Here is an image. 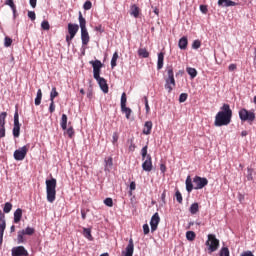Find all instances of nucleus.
I'll use <instances>...</instances> for the list:
<instances>
[{
	"label": "nucleus",
	"mask_w": 256,
	"mask_h": 256,
	"mask_svg": "<svg viewBox=\"0 0 256 256\" xmlns=\"http://www.w3.org/2000/svg\"><path fill=\"white\" fill-rule=\"evenodd\" d=\"M233 117V110L229 104H223L221 111H219L215 116L214 125L215 127H223L231 123Z\"/></svg>",
	"instance_id": "nucleus-1"
},
{
	"label": "nucleus",
	"mask_w": 256,
	"mask_h": 256,
	"mask_svg": "<svg viewBox=\"0 0 256 256\" xmlns=\"http://www.w3.org/2000/svg\"><path fill=\"white\" fill-rule=\"evenodd\" d=\"M89 63L93 67V77L97 81L101 91H103V93H109V85L107 84V80L101 77V69L103 68V63L100 60H92Z\"/></svg>",
	"instance_id": "nucleus-2"
},
{
	"label": "nucleus",
	"mask_w": 256,
	"mask_h": 256,
	"mask_svg": "<svg viewBox=\"0 0 256 256\" xmlns=\"http://www.w3.org/2000/svg\"><path fill=\"white\" fill-rule=\"evenodd\" d=\"M57 179L46 180V195L48 203H54L57 199Z\"/></svg>",
	"instance_id": "nucleus-3"
},
{
	"label": "nucleus",
	"mask_w": 256,
	"mask_h": 256,
	"mask_svg": "<svg viewBox=\"0 0 256 256\" xmlns=\"http://www.w3.org/2000/svg\"><path fill=\"white\" fill-rule=\"evenodd\" d=\"M78 21L81 29L82 45L87 46L89 45V41H91V37L89 36V32L87 31V20H85L81 12H79Z\"/></svg>",
	"instance_id": "nucleus-4"
},
{
	"label": "nucleus",
	"mask_w": 256,
	"mask_h": 256,
	"mask_svg": "<svg viewBox=\"0 0 256 256\" xmlns=\"http://www.w3.org/2000/svg\"><path fill=\"white\" fill-rule=\"evenodd\" d=\"M167 75L168 77L165 79V89L168 93H171V91H173V89H175V74L173 72V66H168L167 69Z\"/></svg>",
	"instance_id": "nucleus-5"
},
{
	"label": "nucleus",
	"mask_w": 256,
	"mask_h": 256,
	"mask_svg": "<svg viewBox=\"0 0 256 256\" xmlns=\"http://www.w3.org/2000/svg\"><path fill=\"white\" fill-rule=\"evenodd\" d=\"M238 115L240 117V120L245 122L247 121L249 125H253V121H255L256 116L254 111H249L245 108H242L239 110Z\"/></svg>",
	"instance_id": "nucleus-6"
},
{
	"label": "nucleus",
	"mask_w": 256,
	"mask_h": 256,
	"mask_svg": "<svg viewBox=\"0 0 256 256\" xmlns=\"http://www.w3.org/2000/svg\"><path fill=\"white\" fill-rule=\"evenodd\" d=\"M206 245L208 247L209 253H215V251L219 249V239H217L215 234H209L208 240L206 241Z\"/></svg>",
	"instance_id": "nucleus-7"
},
{
	"label": "nucleus",
	"mask_w": 256,
	"mask_h": 256,
	"mask_svg": "<svg viewBox=\"0 0 256 256\" xmlns=\"http://www.w3.org/2000/svg\"><path fill=\"white\" fill-rule=\"evenodd\" d=\"M78 31H79V25L72 24V23L68 24L69 35L66 36V43L68 45H71V41H73V39H75V36L77 35Z\"/></svg>",
	"instance_id": "nucleus-8"
},
{
	"label": "nucleus",
	"mask_w": 256,
	"mask_h": 256,
	"mask_svg": "<svg viewBox=\"0 0 256 256\" xmlns=\"http://www.w3.org/2000/svg\"><path fill=\"white\" fill-rule=\"evenodd\" d=\"M35 234V228L27 227L26 229H23L18 232L17 236V243H25V235H34Z\"/></svg>",
	"instance_id": "nucleus-9"
},
{
	"label": "nucleus",
	"mask_w": 256,
	"mask_h": 256,
	"mask_svg": "<svg viewBox=\"0 0 256 256\" xmlns=\"http://www.w3.org/2000/svg\"><path fill=\"white\" fill-rule=\"evenodd\" d=\"M193 183H194V189L199 190V189H203V187H207V185H209V180H207V178L195 176L193 178Z\"/></svg>",
	"instance_id": "nucleus-10"
},
{
	"label": "nucleus",
	"mask_w": 256,
	"mask_h": 256,
	"mask_svg": "<svg viewBox=\"0 0 256 256\" xmlns=\"http://www.w3.org/2000/svg\"><path fill=\"white\" fill-rule=\"evenodd\" d=\"M29 151V146H23L14 152V159L16 161H23L25 157H27V153Z\"/></svg>",
	"instance_id": "nucleus-11"
},
{
	"label": "nucleus",
	"mask_w": 256,
	"mask_h": 256,
	"mask_svg": "<svg viewBox=\"0 0 256 256\" xmlns=\"http://www.w3.org/2000/svg\"><path fill=\"white\" fill-rule=\"evenodd\" d=\"M21 134V124L19 123V112H15L14 114V127H13V136L19 137Z\"/></svg>",
	"instance_id": "nucleus-12"
},
{
	"label": "nucleus",
	"mask_w": 256,
	"mask_h": 256,
	"mask_svg": "<svg viewBox=\"0 0 256 256\" xmlns=\"http://www.w3.org/2000/svg\"><path fill=\"white\" fill-rule=\"evenodd\" d=\"M7 228V222L5 221V214L0 210V243H3V235Z\"/></svg>",
	"instance_id": "nucleus-13"
},
{
	"label": "nucleus",
	"mask_w": 256,
	"mask_h": 256,
	"mask_svg": "<svg viewBox=\"0 0 256 256\" xmlns=\"http://www.w3.org/2000/svg\"><path fill=\"white\" fill-rule=\"evenodd\" d=\"M161 222V217H159V213H155L150 220V227H151V232L155 233V230L157 227H159V223Z\"/></svg>",
	"instance_id": "nucleus-14"
},
{
	"label": "nucleus",
	"mask_w": 256,
	"mask_h": 256,
	"mask_svg": "<svg viewBox=\"0 0 256 256\" xmlns=\"http://www.w3.org/2000/svg\"><path fill=\"white\" fill-rule=\"evenodd\" d=\"M12 256H29V252L23 246H17L12 249Z\"/></svg>",
	"instance_id": "nucleus-15"
},
{
	"label": "nucleus",
	"mask_w": 256,
	"mask_h": 256,
	"mask_svg": "<svg viewBox=\"0 0 256 256\" xmlns=\"http://www.w3.org/2000/svg\"><path fill=\"white\" fill-rule=\"evenodd\" d=\"M143 171H153V161L151 159V155H147L146 160L142 164Z\"/></svg>",
	"instance_id": "nucleus-16"
},
{
	"label": "nucleus",
	"mask_w": 256,
	"mask_h": 256,
	"mask_svg": "<svg viewBox=\"0 0 256 256\" xmlns=\"http://www.w3.org/2000/svg\"><path fill=\"white\" fill-rule=\"evenodd\" d=\"M219 7H235L237 3L232 0H218Z\"/></svg>",
	"instance_id": "nucleus-17"
},
{
	"label": "nucleus",
	"mask_w": 256,
	"mask_h": 256,
	"mask_svg": "<svg viewBox=\"0 0 256 256\" xmlns=\"http://www.w3.org/2000/svg\"><path fill=\"white\" fill-rule=\"evenodd\" d=\"M153 129V122L146 121L143 128L144 135H151V130Z\"/></svg>",
	"instance_id": "nucleus-18"
},
{
	"label": "nucleus",
	"mask_w": 256,
	"mask_h": 256,
	"mask_svg": "<svg viewBox=\"0 0 256 256\" xmlns=\"http://www.w3.org/2000/svg\"><path fill=\"white\" fill-rule=\"evenodd\" d=\"M22 217H23V209L21 208L16 209V211L14 212V223H20Z\"/></svg>",
	"instance_id": "nucleus-19"
},
{
	"label": "nucleus",
	"mask_w": 256,
	"mask_h": 256,
	"mask_svg": "<svg viewBox=\"0 0 256 256\" xmlns=\"http://www.w3.org/2000/svg\"><path fill=\"white\" fill-rule=\"evenodd\" d=\"M165 61V53L160 52L158 53V61H157V69L160 71V69L163 67Z\"/></svg>",
	"instance_id": "nucleus-20"
},
{
	"label": "nucleus",
	"mask_w": 256,
	"mask_h": 256,
	"mask_svg": "<svg viewBox=\"0 0 256 256\" xmlns=\"http://www.w3.org/2000/svg\"><path fill=\"white\" fill-rule=\"evenodd\" d=\"M187 45H189V41L187 40V37L184 36V37L180 38V40L178 42L179 49L185 50V49H187Z\"/></svg>",
	"instance_id": "nucleus-21"
},
{
	"label": "nucleus",
	"mask_w": 256,
	"mask_h": 256,
	"mask_svg": "<svg viewBox=\"0 0 256 256\" xmlns=\"http://www.w3.org/2000/svg\"><path fill=\"white\" fill-rule=\"evenodd\" d=\"M130 15H132V17H135V19H137V17H139V13L141 12V9L137 6V5H132L130 7Z\"/></svg>",
	"instance_id": "nucleus-22"
},
{
	"label": "nucleus",
	"mask_w": 256,
	"mask_h": 256,
	"mask_svg": "<svg viewBox=\"0 0 256 256\" xmlns=\"http://www.w3.org/2000/svg\"><path fill=\"white\" fill-rule=\"evenodd\" d=\"M113 169V157L105 159V171H111Z\"/></svg>",
	"instance_id": "nucleus-23"
},
{
	"label": "nucleus",
	"mask_w": 256,
	"mask_h": 256,
	"mask_svg": "<svg viewBox=\"0 0 256 256\" xmlns=\"http://www.w3.org/2000/svg\"><path fill=\"white\" fill-rule=\"evenodd\" d=\"M67 121H68V118L66 114H62V117L60 120V127L63 129V131H67Z\"/></svg>",
	"instance_id": "nucleus-24"
},
{
	"label": "nucleus",
	"mask_w": 256,
	"mask_h": 256,
	"mask_svg": "<svg viewBox=\"0 0 256 256\" xmlns=\"http://www.w3.org/2000/svg\"><path fill=\"white\" fill-rule=\"evenodd\" d=\"M194 187H193V180H191V176H188L186 178V190L188 191V193H191V191H193Z\"/></svg>",
	"instance_id": "nucleus-25"
},
{
	"label": "nucleus",
	"mask_w": 256,
	"mask_h": 256,
	"mask_svg": "<svg viewBox=\"0 0 256 256\" xmlns=\"http://www.w3.org/2000/svg\"><path fill=\"white\" fill-rule=\"evenodd\" d=\"M138 55L142 59H147L149 57V51H147V48H140L138 50Z\"/></svg>",
	"instance_id": "nucleus-26"
},
{
	"label": "nucleus",
	"mask_w": 256,
	"mask_h": 256,
	"mask_svg": "<svg viewBox=\"0 0 256 256\" xmlns=\"http://www.w3.org/2000/svg\"><path fill=\"white\" fill-rule=\"evenodd\" d=\"M43 99V92L41 91V89H38L37 94H36V98H35V105L39 106L41 105V100Z\"/></svg>",
	"instance_id": "nucleus-27"
},
{
	"label": "nucleus",
	"mask_w": 256,
	"mask_h": 256,
	"mask_svg": "<svg viewBox=\"0 0 256 256\" xmlns=\"http://www.w3.org/2000/svg\"><path fill=\"white\" fill-rule=\"evenodd\" d=\"M191 215H197L199 213V203H193L189 209Z\"/></svg>",
	"instance_id": "nucleus-28"
},
{
	"label": "nucleus",
	"mask_w": 256,
	"mask_h": 256,
	"mask_svg": "<svg viewBox=\"0 0 256 256\" xmlns=\"http://www.w3.org/2000/svg\"><path fill=\"white\" fill-rule=\"evenodd\" d=\"M83 235L89 241H93V235H91V228H83Z\"/></svg>",
	"instance_id": "nucleus-29"
},
{
	"label": "nucleus",
	"mask_w": 256,
	"mask_h": 256,
	"mask_svg": "<svg viewBox=\"0 0 256 256\" xmlns=\"http://www.w3.org/2000/svg\"><path fill=\"white\" fill-rule=\"evenodd\" d=\"M122 113H125L126 119H131V113H133V110L131 108L124 106L121 108Z\"/></svg>",
	"instance_id": "nucleus-30"
},
{
	"label": "nucleus",
	"mask_w": 256,
	"mask_h": 256,
	"mask_svg": "<svg viewBox=\"0 0 256 256\" xmlns=\"http://www.w3.org/2000/svg\"><path fill=\"white\" fill-rule=\"evenodd\" d=\"M117 59H119V53L115 52L111 59V68L112 69H115V67H117Z\"/></svg>",
	"instance_id": "nucleus-31"
},
{
	"label": "nucleus",
	"mask_w": 256,
	"mask_h": 256,
	"mask_svg": "<svg viewBox=\"0 0 256 256\" xmlns=\"http://www.w3.org/2000/svg\"><path fill=\"white\" fill-rule=\"evenodd\" d=\"M5 5H8L13 11V13H17V6L13 0H5Z\"/></svg>",
	"instance_id": "nucleus-32"
},
{
	"label": "nucleus",
	"mask_w": 256,
	"mask_h": 256,
	"mask_svg": "<svg viewBox=\"0 0 256 256\" xmlns=\"http://www.w3.org/2000/svg\"><path fill=\"white\" fill-rule=\"evenodd\" d=\"M186 71L188 75H190L191 79H195V77H197V69L188 67Z\"/></svg>",
	"instance_id": "nucleus-33"
},
{
	"label": "nucleus",
	"mask_w": 256,
	"mask_h": 256,
	"mask_svg": "<svg viewBox=\"0 0 256 256\" xmlns=\"http://www.w3.org/2000/svg\"><path fill=\"white\" fill-rule=\"evenodd\" d=\"M120 107H127V94L125 92L121 95Z\"/></svg>",
	"instance_id": "nucleus-34"
},
{
	"label": "nucleus",
	"mask_w": 256,
	"mask_h": 256,
	"mask_svg": "<svg viewBox=\"0 0 256 256\" xmlns=\"http://www.w3.org/2000/svg\"><path fill=\"white\" fill-rule=\"evenodd\" d=\"M196 237H197V234H195L193 231H187L186 232V239L188 241H195Z\"/></svg>",
	"instance_id": "nucleus-35"
},
{
	"label": "nucleus",
	"mask_w": 256,
	"mask_h": 256,
	"mask_svg": "<svg viewBox=\"0 0 256 256\" xmlns=\"http://www.w3.org/2000/svg\"><path fill=\"white\" fill-rule=\"evenodd\" d=\"M55 97H59V92H57L56 87H53L50 93V101H55Z\"/></svg>",
	"instance_id": "nucleus-36"
},
{
	"label": "nucleus",
	"mask_w": 256,
	"mask_h": 256,
	"mask_svg": "<svg viewBox=\"0 0 256 256\" xmlns=\"http://www.w3.org/2000/svg\"><path fill=\"white\" fill-rule=\"evenodd\" d=\"M11 209H13V204H11V202H6L3 208V212L11 213Z\"/></svg>",
	"instance_id": "nucleus-37"
},
{
	"label": "nucleus",
	"mask_w": 256,
	"mask_h": 256,
	"mask_svg": "<svg viewBox=\"0 0 256 256\" xmlns=\"http://www.w3.org/2000/svg\"><path fill=\"white\" fill-rule=\"evenodd\" d=\"M5 119H7V112L0 114V127H5Z\"/></svg>",
	"instance_id": "nucleus-38"
},
{
	"label": "nucleus",
	"mask_w": 256,
	"mask_h": 256,
	"mask_svg": "<svg viewBox=\"0 0 256 256\" xmlns=\"http://www.w3.org/2000/svg\"><path fill=\"white\" fill-rule=\"evenodd\" d=\"M66 133L69 139H73V136L75 135V130L73 129V126H70L68 129L66 128Z\"/></svg>",
	"instance_id": "nucleus-39"
},
{
	"label": "nucleus",
	"mask_w": 256,
	"mask_h": 256,
	"mask_svg": "<svg viewBox=\"0 0 256 256\" xmlns=\"http://www.w3.org/2000/svg\"><path fill=\"white\" fill-rule=\"evenodd\" d=\"M41 27L42 29H44V31H49V29H51V26L49 25V21L44 20L41 23Z\"/></svg>",
	"instance_id": "nucleus-40"
},
{
	"label": "nucleus",
	"mask_w": 256,
	"mask_h": 256,
	"mask_svg": "<svg viewBox=\"0 0 256 256\" xmlns=\"http://www.w3.org/2000/svg\"><path fill=\"white\" fill-rule=\"evenodd\" d=\"M189 97V95L187 93H182L179 96V103H185V101H187V98Z\"/></svg>",
	"instance_id": "nucleus-41"
},
{
	"label": "nucleus",
	"mask_w": 256,
	"mask_h": 256,
	"mask_svg": "<svg viewBox=\"0 0 256 256\" xmlns=\"http://www.w3.org/2000/svg\"><path fill=\"white\" fill-rule=\"evenodd\" d=\"M12 43H13V39H11L10 37H5V40H4L5 47H11Z\"/></svg>",
	"instance_id": "nucleus-42"
},
{
	"label": "nucleus",
	"mask_w": 256,
	"mask_h": 256,
	"mask_svg": "<svg viewBox=\"0 0 256 256\" xmlns=\"http://www.w3.org/2000/svg\"><path fill=\"white\" fill-rule=\"evenodd\" d=\"M176 201L179 203H183V196L181 195V192L179 190L176 191L175 193Z\"/></svg>",
	"instance_id": "nucleus-43"
},
{
	"label": "nucleus",
	"mask_w": 256,
	"mask_h": 256,
	"mask_svg": "<svg viewBox=\"0 0 256 256\" xmlns=\"http://www.w3.org/2000/svg\"><path fill=\"white\" fill-rule=\"evenodd\" d=\"M91 7H93V3H91V1H89V0H87L83 5V8L85 9V11H89V9H91Z\"/></svg>",
	"instance_id": "nucleus-44"
},
{
	"label": "nucleus",
	"mask_w": 256,
	"mask_h": 256,
	"mask_svg": "<svg viewBox=\"0 0 256 256\" xmlns=\"http://www.w3.org/2000/svg\"><path fill=\"white\" fill-rule=\"evenodd\" d=\"M220 256H229V248L223 247V248L220 250Z\"/></svg>",
	"instance_id": "nucleus-45"
},
{
	"label": "nucleus",
	"mask_w": 256,
	"mask_h": 256,
	"mask_svg": "<svg viewBox=\"0 0 256 256\" xmlns=\"http://www.w3.org/2000/svg\"><path fill=\"white\" fill-rule=\"evenodd\" d=\"M119 141V133L118 132H114L112 135V143L113 145H115V143H117Z\"/></svg>",
	"instance_id": "nucleus-46"
},
{
	"label": "nucleus",
	"mask_w": 256,
	"mask_h": 256,
	"mask_svg": "<svg viewBox=\"0 0 256 256\" xmlns=\"http://www.w3.org/2000/svg\"><path fill=\"white\" fill-rule=\"evenodd\" d=\"M104 204L107 206V207H113V199L112 198H106L104 200Z\"/></svg>",
	"instance_id": "nucleus-47"
},
{
	"label": "nucleus",
	"mask_w": 256,
	"mask_h": 256,
	"mask_svg": "<svg viewBox=\"0 0 256 256\" xmlns=\"http://www.w3.org/2000/svg\"><path fill=\"white\" fill-rule=\"evenodd\" d=\"M200 47H201V41L195 40V41L192 43V49H199Z\"/></svg>",
	"instance_id": "nucleus-48"
},
{
	"label": "nucleus",
	"mask_w": 256,
	"mask_h": 256,
	"mask_svg": "<svg viewBox=\"0 0 256 256\" xmlns=\"http://www.w3.org/2000/svg\"><path fill=\"white\" fill-rule=\"evenodd\" d=\"M28 17L31 19V21H35L37 19V16L35 15V11H28Z\"/></svg>",
	"instance_id": "nucleus-49"
},
{
	"label": "nucleus",
	"mask_w": 256,
	"mask_h": 256,
	"mask_svg": "<svg viewBox=\"0 0 256 256\" xmlns=\"http://www.w3.org/2000/svg\"><path fill=\"white\" fill-rule=\"evenodd\" d=\"M147 149H148V147L147 146H144L143 148H142V150H141V155H142V159H145V157H146V159H147Z\"/></svg>",
	"instance_id": "nucleus-50"
},
{
	"label": "nucleus",
	"mask_w": 256,
	"mask_h": 256,
	"mask_svg": "<svg viewBox=\"0 0 256 256\" xmlns=\"http://www.w3.org/2000/svg\"><path fill=\"white\" fill-rule=\"evenodd\" d=\"M144 101H145L146 113H150L151 108L149 107V100L147 99V97H144Z\"/></svg>",
	"instance_id": "nucleus-51"
},
{
	"label": "nucleus",
	"mask_w": 256,
	"mask_h": 256,
	"mask_svg": "<svg viewBox=\"0 0 256 256\" xmlns=\"http://www.w3.org/2000/svg\"><path fill=\"white\" fill-rule=\"evenodd\" d=\"M248 181H253V169L248 168V175H247Z\"/></svg>",
	"instance_id": "nucleus-52"
},
{
	"label": "nucleus",
	"mask_w": 256,
	"mask_h": 256,
	"mask_svg": "<svg viewBox=\"0 0 256 256\" xmlns=\"http://www.w3.org/2000/svg\"><path fill=\"white\" fill-rule=\"evenodd\" d=\"M200 11L204 15H207V12L209 11L208 8H207V5H200Z\"/></svg>",
	"instance_id": "nucleus-53"
},
{
	"label": "nucleus",
	"mask_w": 256,
	"mask_h": 256,
	"mask_svg": "<svg viewBox=\"0 0 256 256\" xmlns=\"http://www.w3.org/2000/svg\"><path fill=\"white\" fill-rule=\"evenodd\" d=\"M49 112L50 113H55V101H53V100L50 103Z\"/></svg>",
	"instance_id": "nucleus-54"
},
{
	"label": "nucleus",
	"mask_w": 256,
	"mask_h": 256,
	"mask_svg": "<svg viewBox=\"0 0 256 256\" xmlns=\"http://www.w3.org/2000/svg\"><path fill=\"white\" fill-rule=\"evenodd\" d=\"M136 147L137 146H135V143H133V140H130V145H129L128 150L133 152V151H135Z\"/></svg>",
	"instance_id": "nucleus-55"
},
{
	"label": "nucleus",
	"mask_w": 256,
	"mask_h": 256,
	"mask_svg": "<svg viewBox=\"0 0 256 256\" xmlns=\"http://www.w3.org/2000/svg\"><path fill=\"white\" fill-rule=\"evenodd\" d=\"M143 233L144 235H149V224L143 225Z\"/></svg>",
	"instance_id": "nucleus-56"
},
{
	"label": "nucleus",
	"mask_w": 256,
	"mask_h": 256,
	"mask_svg": "<svg viewBox=\"0 0 256 256\" xmlns=\"http://www.w3.org/2000/svg\"><path fill=\"white\" fill-rule=\"evenodd\" d=\"M5 137V126H0V139Z\"/></svg>",
	"instance_id": "nucleus-57"
},
{
	"label": "nucleus",
	"mask_w": 256,
	"mask_h": 256,
	"mask_svg": "<svg viewBox=\"0 0 256 256\" xmlns=\"http://www.w3.org/2000/svg\"><path fill=\"white\" fill-rule=\"evenodd\" d=\"M240 256H255V255L251 251H244L241 253Z\"/></svg>",
	"instance_id": "nucleus-58"
},
{
	"label": "nucleus",
	"mask_w": 256,
	"mask_h": 256,
	"mask_svg": "<svg viewBox=\"0 0 256 256\" xmlns=\"http://www.w3.org/2000/svg\"><path fill=\"white\" fill-rule=\"evenodd\" d=\"M135 189H137V184L133 181L130 183V191H135Z\"/></svg>",
	"instance_id": "nucleus-59"
},
{
	"label": "nucleus",
	"mask_w": 256,
	"mask_h": 256,
	"mask_svg": "<svg viewBox=\"0 0 256 256\" xmlns=\"http://www.w3.org/2000/svg\"><path fill=\"white\" fill-rule=\"evenodd\" d=\"M228 69L229 71H235L237 69V64H230Z\"/></svg>",
	"instance_id": "nucleus-60"
},
{
	"label": "nucleus",
	"mask_w": 256,
	"mask_h": 256,
	"mask_svg": "<svg viewBox=\"0 0 256 256\" xmlns=\"http://www.w3.org/2000/svg\"><path fill=\"white\" fill-rule=\"evenodd\" d=\"M30 5L33 9L37 7V0H30Z\"/></svg>",
	"instance_id": "nucleus-61"
},
{
	"label": "nucleus",
	"mask_w": 256,
	"mask_h": 256,
	"mask_svg": "<svg viewBox=\"0 0 256 256\" xmlns=\"http://www.w3.org/2000/svg\"><path fill=\"white\" fill-rule=\"evenodd\" d=\"M81 217L84 221L87 219V213H85V210H81Z\"/></svg>",
	"instance_id": "nucleus-62"
},
{
	"label": "nucleus",
	"mask_w": 256,
	"mask_h": 256,
	"mask_svg": "<svg viewBox=\"0 0 256 256\" xmlns=\"http://www.w3.org/2000/svg\"><path fill=\"white\" fill-rule=\"evenodd\" d=\"M165 197H166V191L164 190L162 195H161V200L163 203H165Z\"/></svg>",
	"instance_id": "nucleus-63"
},
{
	"label": "nucleus",
	"mask_w": 256,
	"mask_h": 256,
	"mask_svg": "<svg viewBox=\"0 0 256 256\" xmlns=\"http://www.w3.org/2000/svg\"><path fill=\"white\" fill-rule=\"evenodd\" d=\"M87 97L88 99H93V91L90 90L88 93H87Z\"/></svg>",
	"instance_id": "nucleus-64"
}]
</instances>
